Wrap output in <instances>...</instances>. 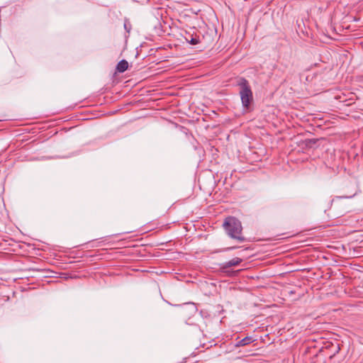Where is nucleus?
Wrapping results in <instances>:
<instances>
[{"mask_svg": "<svg viewBox=\"0 0 363 363\" xmlns=\"http://www.w3.org/2000/svg\"><path fill=\"white\" fill-rule=\"evenodd\" d=\"M223 226L228 235L231 238L240 242L245 240V237L242 235V226L241 222L238 218L233 216L227 217Z\"/></svg>", "mask_w": 363, "mask_h": 363, "instance_id": "nucleus-1", "label": "nucleus"}, {"mask_svg": "<svg viewBox=\"0 0 363 363\" xmlns=\"http://www.w3.org/2000/svg\"><path fill=\"white\" fill-rule=\"evenodd\" d=\"M237 85L240 88V96L244 108L249 109L253 101V94L248 81L243 77L239 78Z\"/></svg>", "mask_w": 363, "mask_h": 363, "instance_id": "nucleus-2", "label": "nucleus"}, {"mask_svg": "<svg viewBox=\"0 0 363 363\" xmlns=\"http://www.w3.org/2000/svg\"><path fill=\"white\" fill-rule=\"evenodd\" d=\"M241 262L242 259L239 257H235L228 262L220 264V269L225 272V270L228 268L238 266Z\"/></svg>", "mask_w": 363, "mask_h": 363, "instance_id": "nucleus-3", "label": "nucleus"}, {"mask_svg": "<svg viewBox=\"0 0 363 363\" xmlns=\"http://www.w3.org/2000/svg\"><path fill=\"white\" fill-rule=\"evenodd\" d=\"M185 40L191 45H195L199 43V37L189 32H186L184 35Z\"/></svg>", "mask_w": 363, "mask_h": 363, "instance_id": "nucleus-4", "label": "nucleus"}, {"mask_svg": "<svg viewBox=\"0 0 363 363\" xmlns=\"http://www.w3.org/2000/svg\"><path fill=\"white\" fill-rule=\"evenodd\" d=\"M253 341H254V340L252 339V337L247 336V337L242 338V340L237 341L235 344V347H239L246 346V345L250 344L251 342H252Z\"/></svg>", "mask_w": 363, "mask_h": 363, "instance_id": "nucleus-5", "label": "nucleus"}, {"mask_svg": "<svg viewBox=\"0 0 363 363\" xmlns=\"http://www.w3.org/2000/svg\"><path fill=\"white\" fill-rule=\"evenodd\" d=\"M128 62L125 60H121L116 65V71L123 73L128 69Z\"/></svg>", "mask_w": 363, "mask_h": 363, "instance_id": "nucleus-6", "label": "nucleus"}, {"mask_svg": "<svg viewBox=\"0 0 363 363\" xmlns=\"http://www.w3.org/2000/svg\"><path fill=\"white\" fill-rule=\"evenodd\" d=\"M315 142H316V141H315V140H311L308 142V143H313V144H315Z\"/></svg>", "mask_w": 363, "mask_h": 363, "instance_id": "nucleus-7", "label": "nucleus"}, {"mask_svg": "<svg viewBox=\"0 0 363 363\" xmlns=\"http://www.w3.org/2000/svg\"><path fill=\"white\" fill-rule=\"evenodd\" d=\"M235 248H236L235 247H228L226 250H233V249H235Z\"/></svg>", "mask_w": 363, "mask_h": 363, "instance_id": "nucleus-8", "label": "nucleus"}]
</instances>
